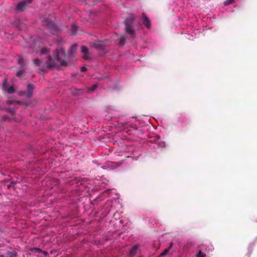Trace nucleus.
I'll use <instances>...</instances> for the list:
<instances>
[{
    "instance_id": "b1692460",
    "label": "nucleus",
    "mask_w": 257,
    "mask_h": 257,
    "mask_svg": "<svg viewBox=\"0 0 257 257\" xmlns=\"http://www.w3.org/2000/svg\"><path fill=\"white\" fill-rule=\"evenodd\" d=\"M24 59L23 58H20L19 60V63L21 65L22 67L24 66Z\"/></svg>"
},
{
    "instance_id": "ddd939ff",
    "label": "nucleus",
    "mask_w": 257,
    "mask_h": 257,
    "mask_svg": "<svg viewBox=\"0 0 257 257\" xmlns=\"http://www.w3.org/2000/svg\"><path fill=\"white\" fill-rule=\"evenodd\" d=\"M126 37L124 35H121L120 36V39L118 42V45L119 46H123L125 42Z\"/></svg>"
},
{
    "instance_id": "f257e3e1",
    "label": "nucleus",
    "mask_w": 257,
    "mask_h": 257,
    "mask_svg": "<svg viewBox=\"0 0 257 257\" xmlns=\"http://www.w3.org/2000/svg\"><path fill=\"white\" fill-rule=\"evenodd\" d=\"M65 55L64 49H56L53 54V56L54 59H53L51 56H49L48 60L46 63V66H45L44 62L39 59H34L33 60V62L36 66H38L41 68V71L42 72H45L46 71L47 69H50L51 68L58 65L61 66H66L67 63L64 60Z\"/></svg>"
},
{
    "instance_id": "f3484780",
    "label": "nucleus",
    "mask_w": 257,
    "mask_h": 257,
    "mask_svg": "<svg viewBox=\"0 0 257 257\" xmlns=\"http://www.w3.org/2000/svg\"><path fill=\"white\" fill-rule=\"evenodd\" d=\"M6 91H7L8 92V93H9V94H13L15 92L16 90H15V88H14V87L11 86L10 87H9L7 89Z\"/></svg>"
},
{
    "instance_id": "423d86ee",
    "label": "nucleus",
    "mask_w": 257,
    "mask_h": 257,
    "mask_svg": "<svg viewBox=\"0 0 257 257\" xmlns=\"http://www.w3.org/2000/svg\"><path fill=\"white\" fill-rule=\"evenodd\" d=\"M142 19L143 24L147 28H150L151 27V24L149 18L146 16L145 13H143L142 15Z\"/></svg>"
},
{
    "instance_id": "dca6fc26",
    "label": "nucleus",
    "mask_w": 257,
    "mask_h": 257,
    "mask_svg": "<svg viewBox=\"0 0 257 257\" xmlns=\"http://www.w3.org/2000/svg\"><path fill=\"white\" fill-rule=\"evenodd\" d=\"M81 50L82 53H83L85 55H87L88 54L89 50L87 48V47H86L85 46H81Z\"/></svg>"
},
{
    "instance_id": "39448f33",
    "label": "nucleus",
    "mask_w": 257,
    "mask_h": 257,
    "mask_svg": "<svg viewBox=\"0 0 257 257\" xmlns=\"http://www.w3.org/2000/svg\"><path fill=\"white\" fill-rule=\"evenodd\" d=\"M107 40L104 41H98L94 43L92 46L98 50H103L104 48L106 46V42Z\"/></svg>"
},
{
    "instance_id": "bb28decb",
    "label": "nucleus",
    "mask_w": 257,
    "mask_h": 257,
    "mask_svg": "<svg viewBox=\"0 0 257 257\" xmlns=\"http://www.w3.org/2000/svg\"><path fill=\"white\" fill-rule=\"evenodd\" d=\"M7 103L9 104H12L13 103V101L12 100H9L7 101Z\"/></svg>"
},
{
    "instance_id": "4be33fe9",
    "label": "nucleus",
    "mask_w": 257,
    "mask_h": 257,
    "mask_svg": "<svg viewBox=\"0 0 257 257\" xmlns=\"http://www.w3.org/2000/svg\"><path fill=\"white\" fill-rule=\"evenodd\" d=\"M24 73V71L23 70H21L17 73V76L18 77H21Z\"/></svg>"
},
{
    "instance_id": "9d476101",
    "label": "nucleus",
    "mask_w": 257,
    "mask_h": 257,
    "mask_svg": "<svg viewBox=\"0 0 257 257\" xmlns=\"http://www.w3.org/2000/svg\"><path fill=\"white\" fill-rule=\"evenodd\" d=\"M77 45V44H74L71 46V48L68 51V54L70 55L71 56L74 55L76 52Z\"/></svg>"
},
{
    "instance_id": "a878e982",
    "label": "nucleus",
    "mask_w": 257,
    "mask_h": 257,
    "mask_svg": "<svg viewBox=\"0 0 257 257\" xmlns=\"http://www.w3.org/2000/svg\"><path fill=\"white\" fill-rule=\"evenodd\" d=\"M81 70L82 72H85L87 70V68L83 66L81 68Z\"/></svg>"
},
{
    "instance_id": "7ed1b4c3",
    "label": "nucleus",
    "mask_w": 257,
    "mask_h": 257,
    "mask_svg": "<svg viewBox=\"0 0 257 257\" xmlns=\"http://www.w3.org/2000/svg\"><path fill=\"white\" fill-rule=\"evenodd\" d=\"M33 0H23L19 2L16 7L15 10L17 13H21L24 11L28 7V4L32 2Z\"/></svg>"
},
{
    "instance_id": "c85d7f7f",
    "label": "nucleus",
    "mask_w": 257,
    "mask_h": 257,
    "mask_svg": "<svg viewBox=\"0 0 257 257\" xmlns=\"http://www.w3.org/2000/svg\"><path fill=\"white\" fill-rule=\"evenodd\" d=\"M47 254V253L46 252H45V254Z\"/></svg>"
},
{
    "instance_id": "6e6552de",
    "label": "nucleus",
    "mask_w": 257,
    "mask_h": 257,
    "mask_svg": "<svg viewBox=\"0 0 257 257\" xmlns=\"http://www.w3.org/2000/svg\"><path fill=\"white\" fill-rule=\"evenodd\" d=\"M34 89V86L32 84L29 83L28 84V92L26 94L27 98H31L32 96Z\"/></svg>"
},
{
    "instance_id": "412c9836",
    "label": "nucleus",
    "mask_w": 257,
    "mask_h": 257,
    "mask_svg": "<svg viewBox=\"0 0 257 257\" xmlns=\"http://www.w3.org/2000/svg\"><path fill=\"white\" fill-rule=\"evenodd\" d=\"M196 256L197 257H206V254L200 250Z\"/></svg>"
},
{
    "instance_id": "6ab92c4d",
    "label": "nucleus",
    "mask_w": 257,
    "mask_h": 257,
    "mask_svg": "<svg viewBox=\"0 0 257 257\" xmlns=\"http://www.w3.org/2000/svg\"><path fill=\"white\" fill-rule=\"evenodd\" d=\"M16 184V182H11V183L7 185L8 189H10L11 188H13L15 189V185Z\"/></svg>"
},
{
    "instance_id": "0eeeda50",
    "label": "nucleus",
    "mask_w": 257,
    "mask_h": 257,
    "mask_svg": "<svg viewBox=\"0 0 257 257\" xmlns=\"http://www.w3.org/2000/svg\"><path fill=\"white\" fill-rule=\"evenodd\" d=\"M136 19V16L134 15H132L127 17L124 21L125 26H133Z\"/></svg>"
},
{
    "instance_id": "9b49d317",
    "label": "nucleus",
    "mask_w": 257,
    "mask_h": 257,
    "mask_svg": "<svg viewBox=\"0 0 257 257\" xmlns=\"http://www.w3.org/2000/svg\"><path fill=\"white\" fill-rule=\"evenodd\" d=\"M173 246V242H171L169 247L167 248H166L163 252H162L159 256L161 257V256H164V255H167V254H168L169 252V250L171 248V247H172Z\"/></svg>"
},
{
    "instance_id": "c756f323",
    "label": "nucleus",
    "mask_w": 257,
    "mask_h": 257,
    "mask_svg": "<svg viewBox=\"0 0 257 257\" xmlns=\"http://www.w3.org/2000/svg\"><path fill=\"white\" fill-rule=\"evenodd\" d=\"M1 195V194L0 193V195Z\"/></svg>"
},
{
    "instance_id": "cd10ccee",
    "label": "nucleus",
    "mask_w": 257,
    "mask_h": 257,
    "mask_svg": "<svg viewBox=\"0 0 257 257\" xmlns=\"http://www.w3.org/2000/svg\"><path fill=\"white\" fill-rule=\"evenodd\" d=\"M0 257H4V256L3 255L0 254Z\"/></svg>"
},
{
    "instance_id": "a211bd4d",
    "label": "nucleus",
    "mask_w": 257,
    "mask_h": 257,
    "mask_svg": "<svg viewBox=\"0 0 257 257\" xmlns=\"http://www.w3.org/2000/svg\"><path fill=\"white\" fill-rule=\"evenodd\" d=\"M98 87V85L96 84L93 85L91 87L88 88V90L90 92L94 91Z\"/></svg>"
},
{
    "instance_id": "1a4fd4ad",
    "label": "nucleus",
    "mask_w": 257,
    "mask_h": 257,
    "mask_svg": "<svg viewBox=\"0 0 257 257\" xmlns=\"http://www.w3.org/2000/svg\"><path fill=\"white\" fill-rule=\"evenodd\" d=\"M139 245H135L132 247L130 251V257H133L137 253V250L139 248Z\"/></svg>"
},
{
    "instance_id": "aec40b11",
    "label": "nucleus",
    "mask_w": 257,
    "mask_h": 257,
    "mask_svg": "<svg viewBox=\"0 0 257 257\" xmlns=\"http://www.w3.org/2000/svg\"><path fill=\"white\" fill-rule=\"evenodd\" d=\"M234 0H227L224 2V6H228L234 2Z\"/></svg>"
},
{
    "instance_id": "f03ea898",
    "label": "nucleus",
    "mask_w": 257,
    "mask_h": 257,
    "mask_svg": "<svg viewBox=\"0 0 257 257\" xmlns=\"http://www.w3.org/2000/svg\"><path fill=\"white\" fill-rule=\"evenodd\" d=\"M52 19L55 18L54 16H50L45 19L42 22V25L46 29L49 31L50 34H54L58 31V28Z\"/></svg>"
},
{
    "instance_id": "5701e85b",
    "label": "nucleus",
    "mask_w": 257,
    "mask_h": 257,
    "mask_svg": "<svg viewBox=\"0 0 257 257\" xmlns=\"http://www.w3.org/2000/svg\"><path fill=\"white\" fill-rule=\"evenodd\" d=\"M47 52H48V49H47L46 48H43L41 50V54L43 55V54L47 53Z\"/></svg>"
},
{
    "instance_id": "20e7f679",
    "label": "nucleus",
    "mask_w": 257,
    "mask_h": 257,
    "mask_svg": "<svg viewBox=\"0 0 257 257\" xmlns=\"http://www.w3.org/2000/svg\"><path fill=\"white\" fill-rule=\"evenodd\" d=\"M125 31L130 36V38L134 39L136 37V32L133 26H125Z\"/></svg>"
},
{
    "instance_id": "2eb2a0df",
    "label": "nucleus",
    "mask_w": 257,
    "mask_h": 257,
    "mask_svg": "<svg viewBox=\"0 0 257 257\" xmlns=\"http://www.w3.org/2000/svg\"><path fill=\"white\" fill-rule=\"evenodd\" d=\"M77 29H78V26H77V25L74 24L72 25V27H71V34L72 35H75L76 34V33L77 32Z\"/></svg>"
},
{
    "instance_id": "f8f14e48",
    "label": "nucleus",
    "mask_w": 257,
    "mask_h": 257,
    "mask_svg": "<svg viewBox=\"0 0 257 257\" xmlns=\"http://www.w3.org/2000/svg\"><path fill=\"white\" fill-rule=\"evenodd\" d=\"M9 87V83H8V78H6L3 83L2 85V89L3 91H6L7 89Z\"/></svg>"
},
{
    "instance_id": "393cba45",
    "label": "nucleus",
    "mask_w": 257,
    "mask_h": 257,
    "mask_svg": "<svg viewBox=\"0 0 257 257\" xmlns=\"http://www.w3.org/2000/svg\"><path fill=\"white\" fill-rule=\"evenodd\" d=\"M33 249L37 251V252H38V253L42 252V250L40 248H34Z\"/></svg>"
},
{
    "instance_id": "4468645a",
    "label": "nucleus",
    "mask_w": 257,
    "mask_h": 257,
    "mask_svg": "<svg viewBox=\"0 0 257 257\" xmlns=\"http://www.w3.org/2000/svg\"><path fill=\"white\" fill-rule=\"evenodd\" d=\"M8 257H17V252L16 250L8 251L6 253Z\"/></svg>"
}]
</instances>
